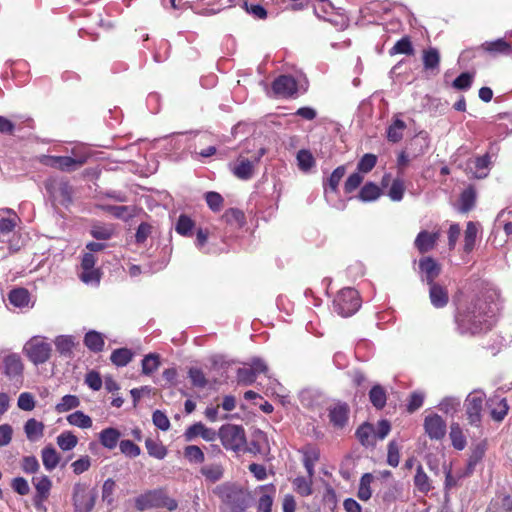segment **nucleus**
Wrapping results in <instances>:
<instances>
[{
  "instance_id": "f257e3e1",
  "label": "nucleus",
  "mask_w": 512,
  "mask_h": 512,
  "mask_svg": "<svg viewBox=\"0 0 512 512\" xmlns=\"http://www.w3.org/2000/svg\"><path fill=\"white\" fill-rule=\"evenodd\" d=\"M494 316V307L479 299L460 312L456 322L460 333L475 335L489 330L494 324Z\"/></svg>"
},
{
  "instance_id": "f03ea898",
  "label": "nucleus",
  "mask_w": 512,
  "mask_h": 512,
  "mask_svg": "<svg viewBox=\"0 0 512 512\" xmlns=\"http://www.w3.org/2000/svg\"><path fill=\"white\" fill-rule=\"evenodd\" d=\"M213 493L221 501L222 512H245L252 502L250 492L236 483L225 482L217 485Z\"/></svg>"
},
{
  "instance_id": "7ed1b4c3",
  "label": "nucleus",
  "mask_w": 512,
  "mask_h": 512,
  "mask_svg": "<svg viewBox=\"0 0 512 512\" xmlns=\"http://www.w3.org/2000/svg\"><path fill=\"white\" fill-rule=\"evenodd\" d=\"M361 306L358 292L353 288H344L338 292L333 302L334 310L342 317L353 315Z\"/></svg>"
},
{
  "instance_id": "20e7f679",
  "label": "nucleus",
  "mask_w": 512,
  "mask_h": 512,
  "mask_svg": "<svg viewBox=\"0 0 512 512\" xmlns=\"http://www.w3.org/2000/svg\"><path fill=\"white\" fill-rule=\"evenodd\" d=\"M222 445L229 450L238 452L245 450L246 437L242 426L226 424L219 430Z\"/></svg>"
},
{
  "instance_id": "39448f33",
  "label": "nucleus",
  "mask_w": 512,
  "mask_h": 512,
  "mask_svg": "<svg viewBox=\"0 0 512 512\" xmlns=\"http://www.w3.org/2000/svg\"><path fill=\"white\" fill-rule=\"evenodd\" d=\"M97 498V491L85 483H76L73 487L72 501L75 512H91Z\"/></svg>"
},
{
  "instance_id": "423d86ee",
  "label": "nucleus",
  "mask_w": 512,
  "mask_h": 512,
  "mask_svg": "<svg viewBox=\"0 0 512 512\" xmlns=\"http://www.w3.org/2000/svg\"><path fill=\"white\" fill-rule=\"evenodd\" d=\"M24 352L33 364L39 365L49 360L52 346L42 338L33 337L25 344Z\"/></svg>"
},
{
  "instance_id": "0eeeda50",
  "label": "nucleus",
  "mask_w": 512,
  "mask_h": 512,
  "mask_svg": "<svg viewBox=\"0 0 512 512\" xmlns=\"http://www.w3.org/2000/svg\"><path fill=\"white\" fill-rule=\"evenodd\" d=\"M478 50H483L490 54L491 56H497V55H509L512 53V47L511 45L506 42L504 39H497L495 41H486L482 43L479 47L476 49H467L464 50L461 53L460 58L470 59L472 57H475V52Z\"/></svg>"
},
{
  "instance_id": "6e6552de",
  "label": "nucleus",
  "mask_w": 512,
  "mask_h": 512,
  "mask_svg": "<svg viewBox=\"0 0 512 512\" xmlns=\"http://www.w3.org/2000/svg\"><path fill=\"white\" fill-rule=\"evenodd\" d=\"M485 400V395L481 392H473L470 393L466 400V415L469 424L473 426H478L481 422V411L483 408V403Z\"/></svg>"
},
{
  "instance_id": "1a4fd4ad",
  "label": "nucleus",
  "mask_w": 512,
  "mask_h": 512,
  "mask_svg": "<svg viewBox=\"0 0 512 512\" xmlns=\"http://www.w3.org/2000/svg\"><path fill=\"white\" fill-rule=\"evenodd\" d=\"M424 429L430 439L440 440L446 434V422L438 414L426 416Z\"/></svg>"
},
{
  "instance_id": "9d476101",
  "label": "nucleus",
  "mask_w": 512,
  "mask_h": 512,
  "mask_svg": "<svg viewBox=\"0 0 512 512\" xmlns=\"http://www.w3.org/2000/svg\"><path fill=\"white\" fill-rule=\"evenodd\" d=\"M86 162V158L74 159L69 156H49L44 162L46 165L59 168L63 171H74Z\"/></svg>"
},
{
  "instance_id": "9b49d317",
  "label": "nucleus",
  "mask_w": 512,
  "mask_h": 512,
  "mask_svg": "<svg viewBox=\"0 0 512 512\" xmlns=\"http://www.w3.org/2000/svg\"><path fill=\"white\" fill-rule=\"evenodd\" d=\"M272 89L276 95L291 97L297 92V83L292 76L281 75L274 80Z\"/></svg>"
},
{
  "instance_id": "f8f14e48",
  "label": "nucleus",
  "mask_w": 512,
  "mask_h": 512,
  "mask_svg": "<svg viewBox=\"0 0 512 512\" xmlns=\"http://www.w3.org/2000/svg\"><path fill=\"white\" fill-rule=\"evenodd\" d=\"M4 373L11 380L19 381L23 373V363L17 354H10L3 358Z\"/></svg>"
},
{
  "instance_id": "ddd939ff",
  "label": "nucleus",
  "mask_w": 512,
  "mask_h": 512,
  "mask_svg": "<svg viewBox=\"0 0 512 512\" xmlns=\"http://www.w3.org/2000/svg\"><path fill=\"white\" fill-rule=\"evenodd\" d=\"M419 268L422 273V279L425 280L428 285L436 284L434 280L439 276L441 267L433 258L424 257L420 259Z\"/></svg>"
},
{
  "instance_id": "4468645a",
  "label": "nucleus",
  "mask_w": 512,
  "mask_h": 512,
  "mask_svg": "<svg viewBox=\"0 0 512 512\" xmlns=\"http://www.w3.org/2000/svg\"><path fill=\"white\" fill-rule=\"evenodd\" d=\"M349 406L338 402L329 407V419L335 428H343L349 417Z\"/></svg>"
},
{
  "instance_id": "2eb2a0df",
  "label": "nucleus",
  "mask_w": 512,
  "mask_h": 512,
  "mask_svg": "<svg viewBox=\"0 0 512 512\" xmlns=\"http://www.w3.org/2000/svg\"><path fill=\"white\" fill-rule=\"evenodd\" d=\"M184 436L187 441H191L197 436H201L206 441H214L217 437V433L215 430L206 427L201 422H198L188 427Z\"/></svg>"
},
{
  "instance_id": "dca6fc26",
  "label": "nucleus",
  "mask_w": 512,
  "mask_h": 512,
  "mask_svg": "<svg viewBox=\"0 0 512 512\" xmlns=\"http://www.w3.org/2000/svg\"><path fill=\"white\" fill-rule=\"evenodd\" d=\"M256 163L254 160H249L239 157L237 163L232 167V173L241 180L251 179L254 175V168Z\"/></svg>"
},
{
  "instance_id": "f3484780",
  "label": "nucleus",
  "mask_w": 512,
  "mask_h": 512,
  "mask_svg": "<svg viewBox=\"0 0 512 512\" xmlns=\"http://www.w3.org/2000/svg\"><path fill=\"white\" fill-rule=\"evenodd\" d=\"M45 186L52 195H59L63 202H71L72 187L68 182L50 180Z\"/></svg>"
},
{
  "instance_id": "a211bd4d",
  "label": "nucleus",
  "mask_w": 512,
  "mask_h": 512,
  "mask_svg": "<svg viewBox=\"0 0 512 512\" xmlns=\"http://www.w3.org/2000/svg\"><path fill=\"white\" fill-rule=\"evenodd\" d=\"M160 504V492L158 490L147 491L135 499V507L139 511H144Z\"/></svg>"
},
{
  "instance_id": "6ab92c4d",
  "label": "nucleus",
  "mask_w": 512,
  "mask_h": 512,
  "mask_svg": "<svg viewBox=\"0 0 512 512\" xmlns=\"http://www.w3.org/2000/svg\"><path fill=\"white\" fill-rule=\"evenodd\" d=\"M439 238V233H429L427 231H421L416 239L415 246L421 253H426L433 249L436 244L437 239Z\"/></svg>"
},
{
  "instance_id": "aec40b11",
  "label": "nucleus",
  "mask_w": 512,
  "mask_h": 512,
  "mask_svg": "<svg viewBox=\"0 0 512 512\" xmlns=\"http://www.w3.org/2000/svg\"><path fill=\"white\" fill-rule=\"evenodd\" d=\"M429 286V297L432 305L436 308L444 307L449 299L447 290L437 283Z\"/></svg>"
},
{
  "instance_id": "412c9836",
  "label": "nucleus",
  "mask_w": 512,
  "mask_h": 512,
  "mask_svg": "<svg viewBox=\"0 0 512 512\" xmlns=\"http://www.w3.org/2000/svg\"><path fill=\"white\" fill-rule=\"evenodd\" d=\"M121 437L120 431L115 428L109 427L103 429L99 434L100 443L108 449H114Z\"/></svg>"
},
{
  "instance_id": "4be33fe9",
  "label": "nucleus",
  "mask_w": 512,
  "mask_h": 512,
  "mask_svg": "<svg viewBox=\"0 0 512 512\" xmlns=\"http://www.w3.org/2000/svg\"><path fill=\"white\" fill-rule=\"evenodd\" d=\"M24 431L28 440L36 441L43 436L44 424L34 418H31L26 421Z\"/></svg>"
},
{
  "instance_id": "5701e85b",
  "label": "nucleus",
  "mask_w": 512,
  "mask_h": 512,
  "mask_svg": "<svg viewBox=\"0 0 512 512\" xmlns=\"http://www.w3.org/2000/svg\"><path fill=\"white\" fill-rule=\"evenodd\" d=\"M472 164L473 166H470V170L473 172L474 177L478 179L485 178L488 174L490 156L485 154L481 157H477Z\"/></svg>"
},
{
  "instance_id": "b1692460",
  "label": "nucleus",
  "mask_w": 512,
  "mask_h": 512,
  "mask_svg": "<svg viewBox=\"0 0 512 512\" xmlns=\"http://www.w3.org/2000/svg\"><path fill=\"white\" fill-rule=\"evenodd\" d=\"M42 462L48 471L55 469L59 463L60 457L56 449L52 446H46L41 452Z\"/></svg>"
},
{
  "instance_id": "393cba45",
  "label": "nucleus",
  "mask_w": 512,
  "mask_h": 512,
  "mask_svg": "<svg viewBox=\"0 0 512 512\" xmlns=\"http://www.w3.org/2000/svg\"><path fill=\"white\" fill-rule=\"evenodd\" d=\"M490 415L495 421H502L508 412V405L505 399H490Z\"/></svg>"
},
{
  "instance_id": "a878e982",
  "label": "nucleus",
  "mask_w": 512,
  "mask_h": 512,
  "mask_svg": "<svg viewBox=\"0 0 512 512\" xmlns=\"http://www.w3.org/2000/svg\"><path fill=\"white\" fill-rule=\"evenodd\" d=\"M423 66L425 70H438L440 54L436 48L430 47L423 51Z\"/></svg>"
},
{
  "instance_id": "bb28decb",
  "label": "nucleus",
  "mask_w": 512,
  "mask_h": 512,
  "mask_svg": "<svg viewBox=\"0 0 512 512\" xmlns=\"http://www.w3.org/2000/svg\"><path fill=\"white\" fill-rule=\"evenodd\" d=\"M33 480L37 492L36 498L39 499V501L46 500L52 486L51 480L45 475L34 478Z\"/></svg>"
},
{
  "instance_id": "cd10ccee",
  "label": "nucleus",
  "mask_w": 512,
  "mask_h": 512,
  "mask_svg": "<svg viewBox=\"0 0 512 512\" xmlns=\"http://www.w3.org/2000/svg\"><path fill=\"white\" fill-rule=\"evenodd\" d=\"M369 399L376 409H382L386 405V391L381 385H374L369 392Z\"/></svg>"
},
{
  "instance_id": "c85d7f7f",
  "label": "nucleus",
  "mask_w": 512,
  "mask_h": 512,
  "mask_svg": "<svg viewBox=\"0 0 512 512\" xmlns=\"http://www.w3.org/2000/svg\"><path fill=\"white\" fill-rule=\"evenodd\" d=\"M66 419L70 425L82 429H88L92 427V419L82 411H75L69 414Z\"/></svg>"
},
{
  "instance_id": "c756f323",
  "label": "nucleus",
  "mask_w": 512,
  "mask_h": 512,
  "mask_svg": "<svg viewBox=\"0 0 512 512\" xmlns=\"http://www.w3.org/2000/svg\"><path fill=\"white\" fill-rule=\"evenodd\" d=\"M263 494L258 500L257 510L258 512H271L273 504V487H262Z\"/></svg>"
},
{
  "instance_id": "7c9ffc66",
  "label": "nucleus",
  "mask_w": 512,
  "mask_h": 512,
  "mask_svg": "<svg viewBox=\"0 0 512 512\" xmlns=\"http://www.w3.org/2000/svg\"><path fill=\"white\" fill-rule=\"evenodd\" d=\"M380 195V188L376 184L368 182L361 188L358 197L363 202H370L377 200Z\"/></svg>"
},
{
  "instance_id": "2f4dec72",
  "label": "nucleus",
  "mask_w": 512,
  "mask_h": 512,
  "mask_svg": "<svg viewBox=\"0 0 512 512\" xmlns=\"http://www.w3.org/2000/svg\"><path fill=\"white\" fill-rule=\"evenodd\" d=\"M450 439L452 445L457 450H463L466 446V438L462 432V429L458 423H452L450 426Z\"/></svg>"
},
{
  "instance_id": "473e14b6",
  "label": "nucleus",
  "mask_w": 512,
  "mask_h": 512,
  "mask_svg": "<svg viewBox=\"0 0 512 512\" xmlns=\"http://www.w3.org/2000/svg\"><path fill=\"white\" fill-rule=\"evenodd\" d=\"M406 129V124L400 119L394 120V122L388 127L387 138L390 142H399L403 137V132Z\"/></svg>"
},
{
  "instance_id": "72a5a7b5",
  "label": "nucleus",
  "mask_w": 512,
  "mask_h": 512,
  "mask_svg": "<svg viewBox=\"0 0 512 512\" xmlns=\"http://www.w3.org/2000/svg\"><path fill=\"white\" fill-rule=\"evenodd\" d=\"M374 477L370 473H365L361 479L358 489V498L362 501H368L371 498L372 491L370 485L373 481Z\"/></svg>"
},
{
  "instance_id": "f704fd0d",
  "label": "nucleus",
  "mask_w": 512,
  "mask_h": 512,
  "mask_svg": "<svg viewBox=\"0 0 512 512\" xmlns=\"http://www.w3.org/2000/svg\"><path fill=\"white\" fill-rule=\"evenodd\" d=\"M85 345L94 352H99L104 347L102 335L96 331H90L85 335Z\"/></svg>"
},
{
  "instance_id": "c9c22d12",
  "label": "nucleus",
  "mask_w": 512,
  "mask_h": 512,
  "mask_svg": "<svg viewBox=\"0 0 512 512\" xmlns=\"http://www.w3.org/2000/svg\"><path fill=\"white\" fill-rule=\"evenodd\" d=\"M201 474L210 482L219 481L223 477V467L220 464H210L201 468Z\"/></svg>"
},
{
  "instance_id": "e433bc0d",
  "label": "nucleus",
  "mask_w": 512,
  "mask_h": 512,
  "mask_svg": "<svg viewBox=\"0 0 512 512\" xmlns=\"http://www.w3.org/2000/svg\"><path fill=\"white\" fill-rule=\"evenodd\" d=\"M133 353L127 348H119L112 352L111 361L116 366H125L132 359Z\"/></svg>"
},
{
  "instance_id": "4c0bfd02",
  "label": "nucleus",
  "mask_w": 512,
  "mask_h": 512,
  "mask_svg": "<svg viewBox=\"0 0 512 512\" xmlns=\"http://www.w3.org/2000/svg\"><path fill=\"white\" fill-rule=\"evenodd\" d=\"M9 300L16 307H24L29 302V293L24 288L14 289L9 293Z\"/></svg>"
},
{
  "instance_id": "58836bf2",
  "label": "nucleus",
  "mask_w": 512,
  "mask_h": 512,
  "mask_svg": "<svg viewBox=\"0 0 512 512\" xmlns=\"http://www.w3.org/2000/svg\"><path fill=\"white\" fill-rule=\"evenodd\" d=\"M414 484L420 492L427 493L431 490L429 477L424 472L423 467L419 465L414 477Z\"/></svg>"
},
{
  "instance_id": "ea45409f",
  "label": "nucleus",
  "mask_w": 512,
  "mask_h": 512,
  "mask_svg": "<svg viewBox=\"0 0 512 512\" xmlns=\"http://www.w3.org/2000/svg\"><path fill=\"white\" fill-rule=\"evenodd\" d=\"M80 405V400L75 395H65L61 398V401L55 406V410L58 413H64Z\"/></svg>"
},
{
  "instance_id": "a19ab883",
  "label": "nucleus",
  "mask_w": 512,
  "mask_h": 512,
  "mask_svg": "<svg viewBox=\"0 0 512 512\" xmlns=\"http://www.w3.org/2000/svg\"><path fill=\"white\" fill-rule=\"evenodd\" d=\"M477 226L473 222H468L465 230V237H464V250L465 252L469 253L473 250L476 236H477Z\"/></svg>"
},
{
  "instance_id": "79ce46f5",
  "label": "nucleus",
  "mask_w": 512,
  "mask_h": 512,
  "mask_svg": "<svg viewBox=\"0 0 512 512\" xmlns=\"http://www.w3.org/2000/svg\"><path fill=\"white\" fill-rule=\"evenodd\" d=\"M413 53H414V49H413L412 43L408 37H403L400 40H398L390 50V55H395V54L412 55Z\"/></svg>"
},
{
  "instance_id": "37998d69",
  "label": "nucleus",
  "mask_w": 512,
  "mask_h": 512,
  "mask_svg": "<svg viewBox=\"0 0 512 512\" xmlns=\"http://www.w3.org/2000/svg\"><path fill=\"white\" fill-rule=\"evenodd\" d=\"M78 443V438L71 432H63L57 437L58 446L64 450H72Z\"/></svg>"
},
{
  "instance_id": "c03bdc74",
  "label": "nucleus",
  "mask_w": 512,
  "mask_h": 512,
  "mask_svg": "<svg viewBox=\"0 0 512 512\" xmlns=\"http://www.w3.org/2000/svg\"><path fill=\"white\" fill-rule=\"evenodd\" d=\"M101 208L119 219H128L132 216V211L128 206L103 205Z\"/></svg>"
},
{
  "instance_id": "a18cd8bd",
  "label": "nucleus",
  "mask_w": 512,
  "mask_h": 512,
  "mask_svg": "<svg viewBox=\"0 0 512 512\" xmlns=\"http://www.w3.org/2000/svg\"><path fill=\"white\" fill-rule=\"evenodd\" d=\"M298 166L303 171H308L315 164V160L310 151L302 149L297 153Z\"/></svg>"
},
{
  "instance_id": "49530a36",
  "label": "nucleus",
  "mask_w": 512,
  "mask_h": 512,
  "mask_svg": "<svg viewBox=\"0 0 512 512\" xmlns=\"http://www.w3.org/2000/svg\"><path fill=\"white\" fill-rule=\"evenodd\" d=\"M372 434H374V428L369 423L361 425L356 431V436L358 440L364 446H368L371 444Z\"/></svg>"
},
{
  "instance_id": "de8ad7c7",
  "label": "nucleus",
  "mask_w": 512,
  "mask_h": 512,
  "mask_svg": "<svg viewBox=\"0 0 512 512\" xmlns=\"http://www.w3.org/2000/svg\"><path fill=\"white\" fill-rule=\"evenodd\" d=\"M461 401L456 397H446L444 398L440 404L439 409L446 414H454L460 408Z\"/></svg>"
},
{
  "instance_id": "09e8293b",
  "label": "nucleus",
  "mask_w": 512,
  "mask_h": 512,
  "mask_svg": "<svg viewBox=\"0 0 512 512\" xmlns=\"http://www.w3.org/2000/svg\"><path fill=\"white\" fill-rule=\"evenodd\" d=\"M184 457L193 463H202L205 459L203 451L196 445H189L185 447Z\"/></svg>"
},
{
  "instance_id": "8fccbe9b",
  "label": "nucleus",
  "mask_w": 512,
  "mask_h": 512,
  "mask_svg": "<svg viewBox=\"0 0 512 512\" xmlns=\"http://www.w3.org/2000/svg\"><path fill=\"white\" fill-rule=\"evenodd\" d=\"M346 173V167L344 165L338 166L330 175L327 180V185L332 192H336L341 179Z\"/></svg>"
},
{
  "instance_id": "3c124183",
  "label": "nucleus",
  "mask_w": 512,
  "mask_h": 512,
  "mask_svg": "<svg viewBox=\"0 0 512 512\" xmlns=\"http://www.w3.org/2000/svg\"><path fill=\"white\" fill-rule=\"evenodd\" d=\"M400 446L395 440L388 444L387 463L392 467H397L400 461Z\"/></svg>"
},
{
  "instance_id": "603ef678",
  "label": "nucleus",
  "mask_w": 512,
  "mask_h": 512,
  "mask_svg": "<svg viewBox=\"0 0 512 512\" xmlns=\"http://www.w3.org/2000/svg\"><path fill=\"white\" fill-rule=\"evenodd\" d=\"M160 364L159 357L157 354H149L142 360V372L145 375H149L154 372Z\"/></svg>"
},
{
  "instance_id": "864d4df0",
  "label": "nucleus",
  "mask_w": 512,
  "mask_h": 512,
  "mask_svg": "<svg viewBox=\"0 0 512 512\" xmlns=\"http://www.w3.org/2000/svg\"><path fill=\"white\" fill-rule=\"evenodd\" d=\"M79 277L86 284L97 285L101 279V272L99 269L90 268L89 270H82Z\"/></svg>"
},
{
  "instance_id": "5fc2aeb1",
  "label": "nucleus",
  "mask_w": 512,
  "mask_h": 512,
  "mask_svg": "<svg viewBox=\"0 0 512 512\" xmlns=\"http://www.w3.org/2000/svg\"><path fill=\"white\" fill-rule=\"evenodd\" d=\"M377 157L374 154H365L357 164L358 172L368 173L376 165Z\"/></svg>"
},
{
  "instance_id": "6e6d98bb",
  "label": "nucleus",
  "mask_w": 512,
  "mask_h": 512,
  "mask_svg": "<svg viewBox=\"0 0 512 512\" xmlns=\"http://www.w3.org/2000/svg\"><path fill=\"white\" fill-rule=\"evenodd\" d=\"M55 346L60 354L67 355L71 353L74 343L69 336H58L55 340Z\"/></svg>"
},
{
  "instance_id": "4d7b16f0",
  "label": "nucleus",
  "mask_w": 512,
  "mask_h": 512,
  "mask_svg": "<svg viewBox=\"0 0 512 512\" xmlns=\"http://www.w3.org/2000/svg\"><path fill=\"white\" fill-rule=\"evenodd\" d=\"M404 191V182L401 179L397 178L393 180L390 190L388 192V196L392 201H400L403 198Z\"/></svg>"
},
{
  "instance_id": "13d9d810",
  "label": "nucleus",
  "mask_w": 512,
  "mask_h": 512,
  "mask_svg": "<svg viewBox=\"0 0 512 512\" xmlns=\"http://www.w3.org/2000/svg\"><path fill=\"white\" fill-rule=\"evenodd\" d=\"M473 82V74L469 72L461 73L452 83L457 90H468Z\"/></svg>"
},
{
  "instance_id": "bf43d9fd",
  "label": "nucleus",
  "mask_w": 512,
  "mask_h": 512,
  "mask_svg": "<svg viewBox=\"0 0 512 512\" xmlns=\"http://www.w3.org/2000/svg\"><path fill=\"white\" fill-rule=\"evenodd\" d=\"M222 217L228 224L241 225L244 221L243 212L236 208H230L226 210Z\"/></svg>"
},
{
  "instance_id": "052dcab7",
  "label": "nucleus",
  "mask_w": 512,
  "mask_h": 512,
  "mask_svg": "<svg viewBox=\"0 0 512 512\" xmlns=\"http://www.w3.org/2000/svg\"><path fill=\"white\" fill-rule=\"evenodd\" d=\"M17 405L23 411H32L35 408V398L31 393L23 392L18 397Z\"/></svg>"
},
{
  "instance_id": "680f3d73",
  "label": "nucleus",
  "mask_w": 512,
  "mask_h": 512,
  "mask_svg": "<svg viewBox=\"0 0 512 512\" xmlns=\"http://www.w3.org/2000/svg\"><path fill=\"white\" fill-rule=\"evenodd\" d=\"M194 227V222L186 215H181L176 223L175 230L184 236H187L192 228Z\"/></svg>"
},
{
  "instance_id": "e2e57ef3",
  "label": "nucleus",
  "mask_w": 512,
  "mask_h": 512,
  "mask_svg": "<svg viewBox=\"0 0 512 512\" xmlns=\"http://www.w3.org/2000/svg\"><path fill=\"white\" fill-rule=\"evenodd\" d=\"M188 374L192 384L195 387L204 388L208 384V380L206 379L202 370L198 368H190Z\"/></svg>"
},
{
  "instance_id": "0e129e2a",
  "label": "nucleus",
  "mask_w": 512,
  "mask_h": 512,
  "mask_svg": "<svg viewBox=\"0 0 512 512\" xmlns=\"http://www.w3.org/2000/svg\"><path fill=\"white\" fill-rule=\"evenodd\" d=\"M207 205L214 212L220 211L223 205V197L217 192H207L205 195Z\"/></svg>"
},
{
  "instance_id": "69168bd1",
  "label": "nucleus",
  "mask_w": 512,
  "mask_h": 512,
  "mask_svg": "<svg viewBox=\"0 0 512 512\" xmlns=\"http://www.w3.org/2000/svg\"><path fill=\"white\" fill-rule=\"evenodd\" d=\"M237 380L239 383L250 385L256 380V375L251 367L239 368L237 371Z\"/></svg>"
},
{
  "instance_id": "338daca9",
  "label": "nucleus",
  "mask_w": 512,
  "mask_h": 512,
  "mask_svg": "<svg viewBox=\"0 0 512 512\" xmlns=\"http://www.w3.org/2000/svg\"><path fill=\"white\" fill-rule=\"evenodd\" d=\"M363 181V176L360 174V172L352 173L344 184V190L346 193H351L354 190H356L360 184Z\"/></svg>"
},
{
  "instance_id": "774afa93",
  "label": "nucleus",
  "mask_w": 512,
  "mask_h": 512,
  "mask_svg": "<svg viewBox=\"0 0 512 512\" xmlns=\"http://www.w3.org/2000/svg\"><path fill=\"white\" fill-rule=\"evenodd\" d=\"M39 462L35 456H25L22 459L21 468L25 473L32 474L39 470Z\"/></svg>"
}]
</instances>
